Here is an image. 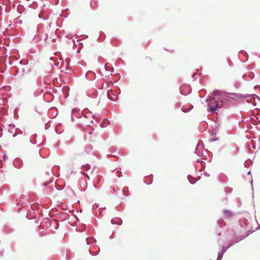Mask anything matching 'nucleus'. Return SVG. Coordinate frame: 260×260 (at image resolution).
<instances>
[{"instance_id": "nucleus-1", "label": "nucleus", "mask_w": 260, "mask_h": 260, "mask_svg": "<svg viewBox=\"0 0 260 260\" xmlns=\"http://www.w3.org/2000/svg\"><path fill=\"white\" fill-rule=\"evenodd\" d=\"M222 106V102L221 101L216 100H211L208 105L209 112H216L218 109Z\"/></svg>"}, {"instance_id": "nucleus-2", "label": "nucleus", "mask_w": 260, "mask_h": 260, "mask_svg": "<svg viewBox=\"0 0 260 260\" xmlns=\"http://www.w3.org/2000/svg\"><path fill=\"white\" fill-rule=\"evenodd\" d=\"M107 96L109 99L114 101H116L118 99L117 95L112 90L108 91Z\"/></svg>"}, {"instance_id": "nucleus-3", "label": "nucleus", "mask_w": 260, "mask_h": 260, "mask_svg": "<svg viewBox=\"0 0 260 260\" xmlns=\"http://www.w3.org/2000/svg\"><path fill=\"white\" fill-rule=\"evenodd\" d=\"M82 167L83 169V172H82V173L85 176H86L88 179H89V177L88 174L87 173V171L90 169V166L89 165L86 164L85 166H83Z\"/></svg>"}, {"instance_id": "nucleus-4", "label": "nucleus", "mask_w": 260, "mask_h": 260, "mask_svg": "<svg viewBox=\"0 0 260 260\" xmlns=\"http://www.w3.org/2000/svg\"><path fill=\"white\" fill-rule=\"evenodd\" d=\"M118 221H115V219H112L111 220V223L113 224H118L119 225L121 224L122 223V220L121 219H117Z\"/></svg>"}, {"instance_id": "nucleus-5", "label": "nucleus", "mask_w": 260, "mask_h": 260, "mask_svg": "<svg viewBox=\"0 0 260 260\" xmlns=\"http://www.w3.org/2000/svg\"><path fill=\"white\" fill-rule=\"evenodd\" d=\"M234 95V94H233V93H226V94H224V96L225 97V98H227V100H228L229 98H230L231 95Z\"/></svg>"}, {"instance_id": "nucleus-6", "label": "nucleus", "mask_w": 260, "mask_h": 260, "mask_svg": "<svg viewBox=\"0 0 260 260\" xmlns=\"http://www.w3.org/2000/svg\"><path fill=\"white\" fill-rule=\"evenodd\" d=\"M224 213L225 216H230L231 215V213L230 212H229V211H226V210L224 211Z\"/></svg>"}, {"instance_id": "nucleus-7", "label": "nucleus", "mask_w": 260, "mask_h": 260, "mask_svg": "<svg viewBox=\"0 0 260 260\" xmlns=\"http://www.w3.org/2000/svg\"><path fill=\"white\" fill-rule=\"evenodd\" d=\"M92 172H93V171H90V172H89V174H91V173H92Z\"/></svg>"}, {"instance_id": "nucleus-8", "label": "nucleus", "mask_w": 260, "mask_h": 260, "mask_svg": "<svg viewBox=\"0 0 260 260\" xmlns=\"http://www.w3.org/2000/svg\"><path fill=\"white\" fill-rule=\"evenodd\" d=\"M93 122V120H91L90 121V123H92Z\"/></svg>"}, {"instance_id": "nucleus-9", "label": "nucleus", "mask_w": 260, "mask_h": 260, "mask_svg": "<svg viewBox=\"0 0 260 260\" xmlns=\"http://www.w3.org/2000/svg\"><path fill=\"white\" fill-rule=\"evenodd\" d=\"M107 64L106 63V64H105V68H107Z\"/></svg>"}, {"instance_id": "nucleus-10", "label": "nucleus", "mask_w": 260, "mask_h": 260, "mask_svg": "<svg viewBox=\"0 0 260 260\" xmlns=\"http://www.w3.org/2000/svg\"><path fill=\"white\" fill-rule=\"evenodd\" d=\"M242 239V238H241V239H240L239 240V241L241 240Z\"/></svg>"}]
</instances>
